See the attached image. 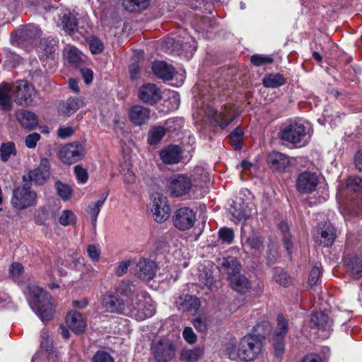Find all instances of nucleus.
<instances>
[{"mask_svg":"<svg viewBox=\"0 0 362 362\" xmlns=\"http://www.w3.org/2000/svg\"><path fill=\"white\" fill-rule=\"evenodd\" d=\"M84 105L82 98H71L66 102L59 104V111L64 115H71L77 111L80 107Z\"/></svg>","mask_w":362,"mask_h":362,"instance_id":"obj_30","label":"nucleus"},{"mask_svg":"<svg viewBox=\"0 0 362 362\" xmlns=\"http://www.w3.org/2000/svg\"><path fill=\"white\" fill-rule=\"evenodd\" d=\"M311 322L313 326L322 331L331 330L332 327V320L325 312H315L311 317Z\"/></svg>","mask_w":362,"mask_h":362,"instance_id":"obj_31","label":"nucleus"},{"mask_svg":"<svg viewBox=\"0 0 362 362\" xmlns=\"http://www.w3.org/2000/svg\"><path fill=\"white\" fill-rule=\"evenodd\" d=\"M197 221L196 212L189 207L185 206L177 209L172 216L173 226L180 231L190 230Z\"/></svg>","mask_w":362,"mask_h":362,"instance_id":"obj_10","label":"nucleus"},{"mask_svg":"<svg viewBox=\"0 0 362 362\" xmlns=\"http://www.w3.org/2000/svg\"><path fill=\"white\" fill-rule=\"evenodd\" d=\"M49 218V211L45 206L40 207L36 211L34 221L37 225H45Z\"/></svg>","mask_w":362,"mask_h":362,"instance_id":"obj_49","label":"nucleus"},{"mask_svg":"<svg viewBox=\"0 0 362 362\" xmlns=\"http://www.w3.org/2000/svg\"><path fill=\"white\" fill-rule=\"evenodd\" d=\"M17 119L23 127L26 129H33L37 124V117L32 112L21 110L17 113Z\"/></svg>","mask_w":362,"mask_h":362,"instance_id":"obj_36","label":"nucleus"},{"mask_svg":"<svg viewBox=\"0 0 362 362\" xmlns=\"http://www.w3.org/2000/svg\"><path fill=\"white\" fill-rule=\"evenodd\" d=\"M202 350L200 348L192 349H184L180 354L182 360L192 362L198 360L202 355Z\"/></svg>","mask_w":362,"mask_h":362,"instance_id":"obj_43","label":"nucleus"},{"mask_svg":"<svg viewBox=\"0 0 362 362\" xmlns=\"http://www.w3.org/2000/svg\"><path fill=\"white\" fill-rule=\"evenodd\" d=\"M274 59L272 57L261 54H254L250 57L251 63L257 66L272 64Z\"/></svg>","mask_w":362,"mask_h":362,"instance_id":"obj_50","label":"nucleus"},{"mask_svg":"<svg viewBox=\"0 0 362 362\" xmlns=\"http://www.w3.org/2000/svg\"><path fill=\"white\" fill-rule=\"evenodd\" d=\"M166 187L171 197H181L189 194L192 188V182L187 176L178 174L169 178Z\"/></svg>","mask_w":362,"mask_h":362,"instance_id":"obj_8","label":"nucleus"},{"mask_svg":"<svg viewBox=\"0 0 362 362\" xmlns=\"http://www.w3.org/2000/svg\"><path fill=\"white\" fill-rule=\"evenodd\" d=\"M150 110L141 105H135L129 110L131 121L136 125H141L148 119Z\"/></svg>","mask_w":362,"mask_h":362,"instance_id":"obj_32","label":"nucleus"},{"mask_svg":"<svg viewBox=\"0 0 362 362\" xmlns=\"http://www.w3.org/2000/svg\"><path fill=\"white\" fill-rule=\"evenodd\" d=\"M64 54L68 62L74 66H78L81 61V53L75 47L67 46L64 49Z\"/></svg>","mask_w":362,"mask_h":362,"instance_id":"obj_41","label":"nucleus"},{"mask_svg":"<svg viewBox=\"0 0 362 362\" xmlns=\"http://www.w3.org/2000/svg\"><path fill=\"white\" fill-rule=\"evenodd\" d=\"M87 253L89 258L94 262H98L100 257V249L95 245H89L87 247Z\"/></svg>","mask_w":362,"mask_h":362,"instance_id":"obj_57","label":"nucleus"},{"mask_svg":"<svg viewBox=\"0 0 362 362\" xmlns=\"http://www.w3.org/2000/svg\"><path fill=\"white\" fill-rule=\"evenodd\" d=\"M116 291L126 297L127 309L129 315L136 320H144L155 314L154 302L139 286L129 281H122Z\"/></svg>","mask_w":362,"mask_h":362,"instance_id":"obj_1","label":"nucleus"},{"mask_svg":"<svg viewBox=\"0 0 362 362\" xmlns=\"http://www.w3.org/2000/svg\"><path fill=\"white\" fill-rule=\"evenodd\" d=\"M16 153L15 145L12 142L3 144L0 146V158L4 162L8 160L11 156H15Z\"/></svg>","mask_w":362,"mask_h":362,"instance_id":"obj_44","label":"nucleus"},{"mask_svg":"<svg viewBox=\"0 0 362 362\" xmlns=\"http://www.w3.org/2000/svg\"><path fill=\"white\" fill-rule=\"evenodd\" d=\"M156 269L155 262L144 259L137 262L134 272L139 279L144 281H150L155 276Z\"/></svg>","mask_w":362,"mask_h":362,"instance_id":"obj_18","label":"nucleus"},{"mask_svg":"<svg viewBox=\"0 0 362 362\" xmlns=\"http://www.w3.org/2000/svg\"><path fill=\"white\" fill-rule=\"evenodd\" d=\"M57 41L54 39L44 38L40 40L37 46V52L45 67L48 69H52L56 65Z\"/></svg>","mask_w":362,"mask_h":362,"instance_id":"obj_9","label":"nucleus"},{"mask_svg":"<svg viewBox=\"0 0 362 362\" xmlns=\"http://www.w3.org/2000/svg\"><path fill=\"white\" fill-rule=\"evenodd\" d=\"M74 173L78 183H86L88 179V175L87 170L85 168H83L81 165H77L74 167Z\"/></svg>","mask_w":362,"mask_h":362,"instance_id":"obj_55","label":"nucleus"},{"mask_svg":"<svg viewBox=\"0 0 362 362\" xmlns=\"http://www.w3.org/2000/svg\"><path fill=\"white\" fill-rule=\"evenodd\" d=\"M107 197V194H103L96 202L89 205L88 207L87 212L91 217V221L93 227H95L96 226L98 216L100 213L102 206L106 201Z\"/></svg>","mask_w":362,"mask_h":362,"instance_id":"obj_38","label":"nucleus"},{"mask_svg":"<svg viewBox=\"0 0 362 362\" xmlns=\"http://www.w3.org/2000/svg\"><path fill=\"white\" fill-rule=\"evenodd\" d=\"M241 243L243 247H247L255 252H260L264 247V238L262 235L254 231L250 235H246L243 228Z\"/></svg>","mask_w":362,"mask_h":362,"instance_id":"obj_24","label":"nucleus"},{"mask_svg":"<svg viewBox=\"0 0 362 362\" xmlns=\"http://www.w3.org/2000/svg\"><path fill=\"white\" fill-rule=\"evenodd\" d=\"M151 0H123L124 8L131 13H139L145 11L150 5Z\"/></svg>","mask_w":362,"mask_h":362,"instance_id":"obj_35","label":"nucleus"},{"mask_svg":"<svg viewBox=\"0 0 362 362\" xmlns=\"http://www.w3.org/2000/svg\"><path fill=\"white\" fill-rule=\"evenodd\" d=\"M279 228L283 236L282 240L284 242V247L288 253L291 254L292 252L293 243L291 241V235L290 233L289 226L286 222L281 221L279 224Z\"/></svg>","mask_w":362,"mask_h":362,"instance_id":"obj_39","label":"nucleus"},{"mask_svg":"<svg viewBox=\"0 0 362 362\" xmlns=\"http://www.w3.org/2000/svg\"><path fill=\"white\" fill-rule=\"evenodd\" d=\"M25 292L31 308L41 320H50L54 313L52 296L36 285H28Z\"/></svg>","mask_w":362,"mask_h":362,"instance_id":"obj_3","label":"nucleus"},{"mask_svg":"<svg viewBox=\"0 0 362 362\" xmlns=\"http://www.w3.org/2000/svg\"><path fill=\"white\" fill-rule=\"evenodd\" d=\"M219 264L221 269L226 272L228 276L240 273L241 265L235 257H225L221 260Z\"/></svg>","mask_w":362,"mask_h":362,"instance_id":"obj_34","label":"nucleus"},{"mask_svg":"<svg viewBox=\"0 0 362 362\" xmlns=\"http://www.w3.org/2000/svg\"><path fill=\"white\" fill-rule=\"evenodd\" d=\"M274 275L276 281L281 286H286L289 283L287 273L281 269L276 268L274 270Z\"/></svg>","mask_w":362,"mask_h":362,"instance_id":"obj_52","label":"nucleus"},{"mask_svg":"<svg viewBox=\"0 0 362 362\" xmlns=\"http://www.w3.org/2000/svg\"><path fill=\"white\" fill-rule=\"evenodd\" d=\"M231 288L238 293H245L250 288L249 280L240 273L228 276Z\"/></svg>","mask_w":362,"mask_h":362,"instance_id":"obj_29","label":"nucleus"},{"mask_svg":"<svg viewBox=\"0 0 362 362\" xmlns=\"http://www.w3.org/2000/svg\"><path fill=\"white\" fill-rule=\"evenodd\" d=\"M151 211L156 222H165L168 218L170 212L167 197L160 192L153 194L151 196Z\"/></svg>","mask_w":362,"mask_h":362,"instance_id":"obj_12","label":"nucleus"},{"mask_svg":"<svg viewBox=\"0 0 362 362\" xmlns=\"http://www.w3.org/2000/svg\"><path fill=\"white\" fill-rule=\"evenodd\" d=\"M120 173L123 175V180L125 184L130 185L135 182V175L129 165L126 164V168H122Z\"/></svg>","mask_w":362,"mask_h":362,"instance_id":"obj_53","label":"nucleus"},{"mask_svg":"<svg viewBox=\"0 0 362 362\" xmlns=\"http://www.w3.org/2000/svg\"><path fill=\"white\" fill-rule=\"evenodd\" d=\"M262 337L258 334H247L239 343V360L243 362H252L262 353Z\"/></svg>","mask_w":362,"mask_h":362,"instance_id":"obj_4","label":"nucleus"},{"mask_svg":"<svg viewBox=\"0 0 362 362\" xmlns=\"http://www.w3.org/2000/svg\"><path fill=\"white\" fill-rule=\"evenodd\" d=\"M348 272L356 279L362 276V261L354 255H347L344 258Z\"/></svg>","mask_w":362,"mask_h":362,"instance_id":"obj_26","label":"nucleus"},{"mask_svg":"<svg viewBox=\"0 0 362 362\" xmlns=\"http://www.w3.org/2000/svg\"><path fill=\"white\" fill-rule=\"evenodd\" d=\"M288 330L287 320L281 315L277 316V327L274 331L272 342L274 354L277 357L281 356L285 351V337Z\"/></svg>","mask_w":362,"mask_h":362,"instance_id":"obj_13","label":"nucleus"},{"mask_svg":"<svg viewBox=\"0 0 362 362\" xmlns=\"http://www.w3.org/2000/svg\"><path fill=\"white\" fill-rule=\"evenodd\" d=\"M161 91L153 83H146L143 85L139 93V97L144 103L150 105L155 104L161 98Z\"/></svg>","mask_w":362,"mask_h":362,"instance_id":"obj_21","label":"nucleus"},{"mask_svg":"<svg viewBox=\"0 0 362 362\" xmlns=\"http://www.w3.org/2000/svg\"><path fill=\"white\" fill-rule=\"evenodd\" d=\"M89 49L93 54L100 53L103 49V42L96 37L91 38L89 42Z\"/></svg>","mask_w":362,"mask_h":362,"instance_id":"obj_59","label":"nucleus"},{"mask_svg":"<svg viewBox=\"0 0 362 362\" xmlns=\"http://www.w3.org/2000/svg\"><path fill=\"white\" fill-rule=\"evenodd\" d=\"M318 230V235L315 238L316 241L324 247L331 246L336 238V230L332 224L326 222Z\"/></svg>","mask_w":362,"mask_h":362,"instance_id":"obj_23","label":"nucleus"},{"mask_svg":"<svg viewBox=\"0 0 362 362\" xmlns=\"http://www.w3.org/2000/svg\"><path fill=\"white\" fill-rule=\"evenodd\" d=\"M242 194L244 196L248 194L251 197L250 192L247 189L243 190ZM254 209L255 204L251 197H247L244 199L243 197H239L230 204L229 212L232 216V220L235 223H239L248 219L251 216Z\"/></svg>","mask_w":362,"mask_h":362,"instance_id":"obj_6","label":"nucleus"},{"mask_svg":"<svg viewBox=\"0 0 362 362\" xmlns=\"http://www.w3.org/2000/svg\"><path fill=\"white\" fill-rule=\"evenodd\" d=\"M85 155L83 146L78 143L64 146L59 152L60 160L64 163L71 164L82 159Z\"/></svg>","mask_w":362,"mask_h":362,"instance_id":"obj_16","label":"nucleus"},{"mask_svg":"<svg viewBox=\"0 0 362 362\" xmlns=\"http://www.w3.org/2000/svg\"><path fill=\"white\" fill-rule=\"evenodd\" d=\"M131 264L130 260H125L119 262L118 266L115 270V274L119 277L124 276Z\"/></svg>","mask_w":362,"mask_h":362,"instance_id":"obj_60","label":"nucleus"},{"mask_svg":"<svg viewBox=\"0 0 362 362\" xmlns=\"http://www.w3.org/2000/svg\"><path fill=\"white\" fill-rule=\"evenodd\" d=\"M76 216L74 213L71 210H64L62 211L59 221L61 225L64 226L74 224L76 222Z\"/></svg>","mask_w":362,"mask_h":362,"instance_id":"obj_48","label":"nucleus"},{"mask_svg":"<svg viewBox=\"0 0 362 362\" xmlns=\"http://www.w3.org/2000/svg\"><path fill=\"white\" fill-rule=\"evenodd\" d=\"M243 134L242 129L238 127L230 134V144L235 150L242 148Z\"/></svg>","mask_w":362,"mask_h":362,"instance_id":"obj_46","label":"nucleus"},{"mask_svg":"<svg viewBox=\"0 0 362 362\" xmlns=\"http://www.w3.org/2000/svg\"><path fill=\"white\" fill-rule=\"evenodd\" d=\"M164 127L158 126L153 127L148 134V141L151 145L156 144L165 135Z\"/></svg>","mask_w":362,"mask_h":362,"instance_id":"obj_45","label":"nucleus"},{"mask_svg":"<svg viewBox=\"0 0 362 362\" xmlns=\"http://www.w3.org/2000/svg\"><path fill=\"white\" fill-rule=\"evenodd\" d=\"M346 187L349 191L356 192L362 199V180L358 176H350L346 180Z\"/></svg>","mask_w":362,"mask_h":362,"instance_id":"obj_42","label":"nucleus"},{"mask_svg":"<svg viewBox=\"0 0 362 362\" xmlns=\"http://www.w3.org/2000/svg\"><path fill=\"white\" fill-rule=\"evenodd\" d=\"M11 91L16 103L21 105H28L35 96L34 88L27 81H20L11 88L8 84L0 85V107L9 110L12 106Z\"/></svg>","mask_w":362,"mask_h":362,"instance_id":"obj_2","label":"nucleus"},{"mask_svg":"<svg viewBox=\"0 0 362 362\" xmlns=\"http://www.w3.org/2000/svg\"><path fill=\"white\" fill-rule=\"evenodd\" d=\"M66 322L68 327L76 334L83 332L86 327V322L82 315L76 311L69 312L67 314Z\"/></svg>","mask_w":362,"mask_h":362,"instance_id":"obj_25","label":"nucleus"},{"mask_svg":"<svg viewBox=\"0 0 362 362\" xmlns=\"http://www.w3.org/2000/svg\"><path fill=\"white\" fill-rule=\"evenodd\" d=\"M318 184L319 177L315 173L304 171L298 175L296 187L300 193L311 194L316 190Z\"/></svg>","mask_w":362,"mask_h":362,"instance_id":"obj_15","label":"nucleus"},{"mask_svg":"<svg viewBox=\"0 0 362 362\" xmlns=\"http://www.w3.org/2000/svg\"><path fill=\"white\" fill-rule=\"evenodd\" d=\"M42 31L37 25L30 24L16 32L19 42H30L37 37H40Z\"/></svg>","mask_w":362,"mask_h":362,"instance_id":"obj_33","label":"nucleus"},{"mask_svg":"<svg viewBox=\"0 0 362 362\" xmlns=\"http://www.w3.org/2000/svg\"><path fill=\"white\" fill-rule=\"evenodd\" d=\"M279 139L295 146H302L308 143L310 136L309 130L301 123H292L286 125L279 134Z\"/></svg>","mask_w":362,"mask_h":362,"instance_id":"obj_5","label":"nucleus"},{"mask_svg":"<svg viewBox=\"0 0 362 362\" xmlns=\"http://www.w3.org/2000/svg\"><path fill=\"white\" fill-rule=\"evenodd\" d=\"M37 202V193L31 189L28 184L17 187L13 189L11 203L14 208L23 210L35 206Z\"/></svg>","mask_w":362,"mask_h":362,"instance_id":"obj_7","label":"nucleus"},{"mask_svg":"<svg viewBox=\"0 0 362 362\" xmlns=\"http://www.w3.org/2000/svg\"><path fill=\"white\" fill-rule=\"evenodd\" d=\"M49 160L46 158H42L39 166L29 171L28 177L30 182L37 185H44L49 177Z\"/></svg>","mask_w":362,"mask_h":362,"instance_id":"obj_17","label":"nucleus"},{"mask_svg":"<svg viewBox=\"0 0 362 362\" xmlns=\"http://www.w3.org/2000/svg\"><path fill=\"white\" fill-rule=\"evenodd\" d=\"M219 238L223 242L230 244L233 242L234 238L233 230L228 228H222L218 232Z\"/></svg>","mask_w":362,"mask_h":362,"instance_id":"obj_56","label":"nucleus"},{"mask_svg":"<svg viewBox=\"0 0 362 362\" xmlns=\"http://www.w3.org/2000/svg\"><path fill=\"white\" fill-rule=\"evenodd\" d=\"M175 305L182 312H196L199 308L201 303L197 296L184 294L177 298Z\"/></svg>","mask_w":362,"mask_h":362,"instance_id":"obj_22","label":"nucleus"},{"mask_svg":"<svg viewBox=\"0 0 362 362\" xmlns=\"http://www.w3.org/2000/svg\"><path fill=\"white\" fill-rule=\"evenodd\" d=\"M267 163L269 168L279 173H284L290 166L289 157L278 151H273L269 154Z\"/></svg>","mask_w":362,"mask_h":362,"instance_id":"obj_20","label":"nucleus"},{"mask_svg":"<svg viewBox=\"0 0 362 362\" xmlns=\"http://www.w3.org/2000/svg\"><path fill=\"white\" fill-rule=\"evenodd\" d=\"M55 188L57 192V194L64 200L67 201L70 199L72 189L68 185L62 182L61 181H57L55 182Z\"/></svg>","mask_w":362,"mask_h":362,"instance_id":"obj_47","label":"nucleus"},{"mask_svg":"<svg viewBox=\"0 0 362 362\" xmlns=\"http://www.w3.org/2000/svg\"><path fill=\"white\" fill-rule=\"evenodd\" d=\"M102 301L105 311L111 313H122L126 305L123 299L110 292L103 295Z\"/></svg>","mask_w":362,"mask_h":362,"instance_id":"obj_19","label":"nucleus"},{"mask_svg":"<svg viewBox=\"0 0 362 362\" xmlns=\"http://www.w3.org/2000/svg\"><path fill=\"white\" fill-rule=\"evenodd\" d=\"M206 117H207L211 126L218 127L221 129H226L235 118L231 112L226 107L217 111L210 106L205 107Z\"/></svg>","mask_w":362,"mask_h":362,"instance_id":"obj_14","label":"nucleus"},{"mask_svg":"<svg viewBox=\"0 0 362 362\" xmlns=\"http://www.w3.org/2000/svg\"><path fill=\"white\" fill-rule=\"evenodd\" d=\"M183 338L189 344H194L197 341V335L191 327H185L182 332Z\"/></svg>","mask_w":362,"mask_h":362,"instance_id":"obj_63","label":"nucleus"},{"mask_svg":"<svg viewBox=\"0 0 362 362\" xmlns=\"http://www.w3.org/2000/svg\"><path fill=\"white\" fill-rule=\"evenodd\" d=\"M160 157L166 164L177 163L182 158V151L178 146H168L160 151Z\"/></svg>","mask_w":362,"mask_h":362,"instance_id":"obj_27","label":"nucleus"},{"mask_svg":"<svg viewBox=\"0 0 362 362\" xmlns=\"http://www.w3.org/2000/svg\"><path fill=\"white\" fill-rule=\"evenodd\" d=\"M40 346L47 351L52 346V340L50 339L48 332L46 331L42 332Z\"/></svg>","mask_w":362,"mask_h":362,"instance_id":"obj_61","label":"nucleus"},{"mask_svg":"<svg viewBox=\"0 0 362 362\" xmlns=\"http://www.w3.org/2000/svg\"><path fill=\"white\" fill-rule=\"evenodd\" d=\"M151 349L156 362L170 361L175 356L176 351L173 343L165 338L153 341Z\"/></svg>","mask_w":362,"mask_h":362,"instance_id":"obj_11","label":"nucleus"},{"mask_svg":"<svg viewBox=\"0 0 362 362\" xmlns=\"http://www.w3.org/2000/svg\"><path fill=\"white\" fill-rule=\"evenodd\" d=\"M284 76L280 74H269L262 79V84L266 88H276L286 83Z\"/></svg>","mask_w":362,"mask_h":362,"instance_id":"obj_37","label":"nucleus"},{"mask_svg":"<svg viewBox=\"0 0 362 362\" xmlns=\"http://www.w3.org/2000/svg\"><path fill=\"white\" fill-rule=\"evenodd\" d=\"M23 271V267L20 263H13L9 268L10 274L13 277H18Z\"/></svg>","mask_w":362,"mask_h":362,"instance_id":"obj_64","label":"nucleus"},{"mask_svg":"<svg viewBox=\"0 0 362 362\" xmlns=\"http://www.w3.org/2000/svg\"><path fill=\"white\" fill-rule=\"evenodd\" d=\"M153 74L164 80H170L175 74L174 68L163 61L155 62L152 65Z\"/></svg>","mask_w":362,"mask_h":362,"instance_id":"obj_28","label":"nucleus"},{"mask_svg":"<svg viewBox=\"0 0 362 362\" xmlns=\"http://www.w3.org/2000/svg\"><path fill=\"white\" fill-rule=\"evenodd\" d=\"M224 352L231 361L239 360V347L236 349L235 343L230 342L227 344Z\"/></svg>","mask_w":362,"mask_h":362,"instance_id":"obj_51","label":"nucleus"},{"mask_svg":"<svg viewBox=\"0 0 362 362\" xmlns=\"http://www.w3.org/2000/svg\"><path fill=\"white\" fill-rule=\"evenodd\" d=\"M92 362H115V359L109 353L104 351H98L93 355Z\"/></svg>","mask_w":362,"mask_h":362,"instance_id":"obj_54","label":"nucleus"},{"mask_svg":"<svg viewBox=\"0 0 362 362\" xmlns=\"http://www.w3.org/2000/svg\"><path fill=\"white\" fill-rule=\"evenodd\" d=\"M62 24L64 30L71 33L77 29L78 22L76 17L69 11L63 14Z\"/></svg>","mask_w":362,"mask_h":362,"instance_id":"obj_40","label":"nucleus"},{"mask_svg":"<svg viewBox=\"0 0 362 362\" xmlns=\"http://www.w3.org/2000/svg\"><path fill=\"white\" fill-rule=\"evenodd\" d=\"M321 269L317 265H314L310 272L308 282L310 286H315L317 284L321 275Z\"/></svg>","mask_w":362,"mask_h":362,"instance_id":"obj_58","label":"nucleus"},{"mask_svg":"<svg viewBox=\"0 0 362 362\" xmlns=\"http://www.w3.org/2000/svg\"><path fill=\"white\" fill-rule=\"evenodd\" d=\"M40 135L37 133H33L25 137V145L29 148L36 146L37 142L40 140Z\"/></svg>","mask_w":362,"mask_h":362,"instance_id":"obj_62","label":"nucleus"}]
</instances>
